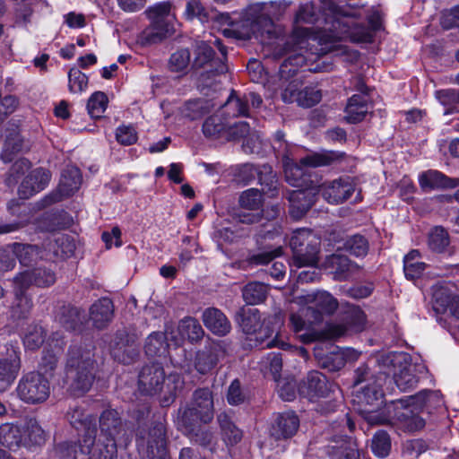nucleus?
Masks as SVG:
<instances>
[{
  "label": "nucleus",
  "instance_id": "dca6fc26",
  "mask_svg": "<svg viewBox=\"0 0 459 459\" xmlns=\"http://www.w3.org/2000/svg\"><path fill=\"white\" fill-rule=\"evenodd\" d=\"M80 450L89 455V459H117V444L112 440H106L100 437L96 440V434L82 435L80 441Z\"/></svg>",
  "mask_w": 459,
  "mask_h": 459
},
{
  "label": "nucleus",
  "instance_id": "8fccbe9b",
  "mask_svg": "<svg viewBox=\"0 0 459 459\" xmlns=\"http://www.w3.org/2000/svg\"><path fill=\"white\" fill-rule=\"evenodd\" d=\"M13 253L15 257L24 266H29L42 257L39 247L32 245L15 244Z\"/></svg>",
  "mask_w": 459,
  "mask_h": 459
},
{
  "label": "nucleus",
  "instance_id": "9b49d317",
  "mask_svg": "<svg viewBox=\"0 0 459 459\" xmlns=\"http://www.w3.org/2000/svg\"><path fill=\"white\" fill-rule=\"evenodd\" d=\"M395 370L394 380L397 387L407 392L415 388L420 380V375L425 372V367L421 364L412 363L407 353H397L391 359Z\"/></svg>",
  "mask_w": 459,
  "mask_h": 459
},
{
  "label": "nucleus",
  "instance_id": "09e8293b",
  "mask_svg": "<svg viewBox=\"0 0 459 459\" xmlns=\"http://www.w3.org/2000/svg\"><path fill=\"white\" fill-rule=\"evenodd\" d=\"M338 249H343L357 257L365 256L369 249L368 241L361 235H353L348 237L342 247H339Z\"/></svg>",
  "mask_w": 459,
  "mask_h": 459
},
{
  "label": "nucleus",
  "instance_id": "b1692460",
  "mask_svg": "<svg viewBox=\"0 0 459 459\" xmlns=\"http://www.w3.org/2000/svg\"><path fill=\"white\" fill-rule=\"evenodd\" d=\"M335 387L336 385L330 383L323 373L311 371L307 374L300 390L309 399H313L327 396L330 393L334 392Z\"/></svg>",
  "mask_w": 459,
  "mask_h": 459
},
{
  "label": "nucleus",
  "instance_id": "6e6552de",
  "mask_svg": "<svg viewBox=\"0 0 459 459\" xmlns=\"http://www.w3.org/2000/svg\"><path fill=\"white\" fill-rule=\"evenodd\" d=\"M308 34V29L296 28L284 44L282 52L279 53L280 55L288 56L280 68L281 76L284 73H286L288 66H303L307 63L308 60H310ZM311 55H313L312 52Z\"/></svg>",
  "mask_w": 459,
  "mask_h": 459
},
{
  "label": "nucleus",
  "instance_id": "ddd939ff",
  "mask_svg": "<svg viewBox=\"0 0 459 459\" xmlns=\"http://www.w3.org/2000/svg\"><path fill=\"white\" fill-rule=\"evenodd\" d=\"M273 32V22L271 18L265 15H260L253 21L247 19L231 23L230 28L224 30L226 36L244 40L252 37L263 39L265 34L270 37Z\"/></svg>",
  "mask_w": 459,
  "mask_h": 459
},
{
  "label": "nucleus",
  "instance_id": "e433bc0d",
  "mask_svg": "<svg viewBox=\"0 0 459 459\" xmlns=\"http://www.w3.org/2000/svg\"><path fill=\"white\" fill-rule=\"evenodd\" d=\"M215 104L212 100L206 99L190 100L182 106L181 115L189 120H196L202 118L205 114L214 108Z\"/></svg>",
  "mask_w": 459,
  "mask_h": 459
},
{
  "label": "nucleus",
  "instance_id": "79ce46f5",
  "mask_svg": "<svg viewBox=\"0 0 459 459\" xmlns=\"http://www.w3.org/2000/svg\"><path fill=\"white\" fill-rule=\"evenodd\" d=\"M420 253L417 249H412L404 256L403 272L407 279H418L424 273L427 264L420 261Z\"/></svg>",
  "mask_w": 459,
  "mask_h": 459
},
{
  "label": "nucleus",
  "instance_id": "473e14b6",
  "mask_svg": "<svg viewBox=\"0 0 459 459\" xmlns=\"http://www.w3.org/2000/svg\"><path fill=\"white\" fill-rule=\"evenodd\" d=\"M0 444L10 450L16 451L22 446H27V438L22 429L13 423H4L0 426Z\"/></svg>",
  "mask_w": 459,
  "mask_h": 459
},
{
  "label": "nucleus",
  "instance_id": "412c9836",
  "mask_svg": "<svg viewBox=\"0 0 459 459\" xmlns=\"http://www.w3.org/2000/svg\"><path fill=\"white\" fill-rule=\"evenodd\" d=\"M324 198L330 204H340L348 200L355 191V185L349 178H340L325 183L321 188Z\"/></svg>",
  "mask_w": 459,
  "mask_h": 459
},
{
  "label": "nucleus",
  "instance_id": "4c0bfd02",
  "mask_svg": "<svg viewBox=\"0 0 459 459\" xmlns=\"http://www.w3.org/2000/svg\"><path fill=\"white\" fill-rule=\"evenodd\" d=\"M56 319L66 330L78 329L83 322L84 316L81 311L71 305H63L56 313Z\"/></svg>",
  "mask_w": 459,
  "mask_h": 459
},
{
  "label": "nucleus",
  "instance_id": "338daca9",
  "mask_svg": "<svg viewBox=\"0 0 459 459\" xmlns=\"http://www.w3.org/2000/svg\"><path fill=\"white\" fill-rule=\"evenodd\" d=\"M302 82L303 81L300 78L296 77L283 87L281 91V100L285 103H297L300 95Z\"/></svg>",
  "mask_w": 459,
  "mask_h": 459
},
{
  "label": "nucleus",
  "instance_id": "ea45409f",
  "mask_svg": "<svg viewBox=\"0 0 459 459\" xmlns=\"http://www.w3.org/2000/svg\"><path fill=\"white\" fill-rule=\"evenodd\" d=\"M258 183L262 186V192L269 197H274L278 195L279 181L273 168L268 164L259 166L257 178Z\"/></svg>",
  "mask_w": 459,
  "mask_h": 459
},
{
  "label": "nucleus",
  "instance_id": "f03ea898",
  "mask_svg": "<svg viewBox=\"0 0 459 459\" xmlns=\"http://www.w3.org/2000/svg\"><path fill=\"white\" fill-rule=\"evenodd\" d=\"M184 384L183 377L178 373L166 377L163 367L160 363L143 366L138 376L140 392L147 395L162 394L163 406H169L175 401L178 393L183 389Z\"/></svg>",
  "mask_w": 459,
  "mask_h": 459
},
{
  "label": "nucleus",
  "instance_id": "4be33fe9",
  "mask_svg": "<svg viewBox=\"0 0 459 459\" xmlns=\"http://www.w3.org/2000/svg\"><path fill=\"white\" fill-rule=\"evenodd\" d=\"M21 369V352L13 347L7 348L6 353L0 358V389L10 386Z\"/></svg>",
  "mask_w": 459,
  "mask_h": 459
},
{
  "label": "nucleus",
  "instance_id": "39448f33",
  "mask_svg": "<svg viewBox=\"0 0 459 459\" xmlns=\"http://www.w3.org/2000/svg\"><path fill=\"white\" fill-rule=\"evenodd\" d=\"M237 319L246 334H256L255 341L266 348L278 347L282 350H288L290 345L281 340L279 333H276L273 339H270L273 333V329L265 326L262 328L261 315L257 308L242 307L237 314Z\"/></svg>",
  "mask_w": 459,
  "mask_h": 459
},
{
  "label": "nucleus",
  "instance_id": "f8f14e48",
  "mask_svg": "<svg viewBox=\"0 0 459 459\" xmlns=\"http://www.w3.org/2000/svg\"><path fill=\"white\" fill-rule=\"evenodd\" d=\"M341 154L333 151L315 152L300 159L299 164L286 161L284 164V174L286 180L292 186H299L304 171L302 166L317 168L329 166L340 160Z\"/></svg>",
  "mask_w": 459,
  "mask_h": 459
},
{
  "label": "nucleus",
  "instance_id": "603ef678",
  "mask_svg": "<svg viewBox=\"0 0 459 459\" xmlns=\"http://www.w3.org/2000/svg\"><path fill=\"white\" fill-rule=\"evenodd\" d=\"M168 344L162 333H152L146 340L144 350L150 357L161 356L166 353Z\"/></svg>",
  "mask_w": 459,
  "mask_h": 459
},
{
  "label": "nucleus",
  "instance_id": "20e7f679",
  "mask_svg": "<svg viewBox=\"0 0 459 459\" xmlns=\"http://www.w3.org/2000/svg\"><path fill=\"white\" fill-rule=\"evenodd\" d=\"M151 25L138 36L137 41L143 46L159 43L174 32L173 21L175 14L171 12V4L162 2L146 10Z\"/></svg>",
  "mask_w": 459,
  "mask_h": 459
},
{
  "label": "nucleus",
  "instance_id": "13d9d810",
  "mask_svg": "<svg viewBox=\"0 0 459 459\" xmlns=\"http://www.w3.org/2000/svg\"><path fill=\"white\" fill-rule=\"evenodd\" d=\"M383 395V391L380 385L373 382L372 385L368 384L367 385L361 387V390L357 391L356 397L358 398V402L359 403L372 405L375 402L382 399Z\"/></svg>",
  "mask_w": 459,
  "mask_h": 459
},
{
  "label": "nucleus",
  "instance_id": "680f3d73",
  "mask_svg": "<svg viewBox=\"0 0 459 459\" xmlns=\"http://www.w3.org/2000/svg\"><path fill=\"white\" fill-rule=\"evenodd\" d=\"M449 245L447 232L442 227H435L429 235V247L431 250L441 253Z\"/></svg>",
  "mask_w": 459,
  "mask_h": 459
},
{
  "label": "nucleus",
  "instance_id": "f257e3e1",
  "mask_svg": "<svg viewBox=\"0 0 459 459\" xmlns=\"http://www.w3.org/2000/svg\"><path fill=\"white\" fill-rule=\"evenodd\" d=\"M420 396L391 401L380 411H368L367 421L371 425H392L406 432H415L425 426L424 420L414 412L411 404Z\"/></svg>",
  "mask_w": 459,
  "mask_h": 459
},
{
  "label": "nucleus",
  "instance_id": "1a4fd4ad",
  "mask_svg": "<svg viewBox=\"0 0 459 459\" xmlns=\"http://www.w3.org/2000/svg\"><path fill=\"white\" fill-rule=\"evenodd\" d=\"M214 415L212 392L208 387L198 388L193 394L191 401L183 411L180 422H185L189 428L194 426L191 420H201L204 424L211 422Z\"/></svg>",
  "mask_w": 459,
  "mask_h": 459
},
{
  "label": "nucleus",
  "instance_id": "f3484780",
  "mask_svg": "<svg viewBox=\"0 0 459 459\" xmlns=\"http://www.w3.org/2000/svg\"><path fill=\"white\" fill-rule=\"evenodd\" d=\"M82 181L80 169L74 166H66L62 171L57 192L46 196L44 202L51 204L74 195L80 188Z\"/></svg>",
  "mask_w": 459,
  "mask_h": 459
},
{
  "label": "nucleus",
  "instance_id": "c03bdc74",
  "mask_svg": "<svg viewBox=\"0 0 459 459\" xmlns=\"http://www.w3.org/2000/svg\"><path fill=\"white\" fill-rule=\"evenodd\" d=\"M267 294V285L259 281L249 282L242 289V297L248 305H256L264 302L266 299Z\"/></svg>",
  "mask_w": 459,
  "mask_h": 459
},
{
  "label": "nucleus",
  "instance_id": "4468645a",
  "mask_svg": "<svg viewBox=\"0 0 459 459\" xmlns=\"http://www.w3.org/2000/svg\"><path fill=\"white\" fill-rule=\"evenodd\" d=\"M111 356L123 364H130L138 355L136 336L126 329L117 330L108 342Z\"/></svg>",
  "mask_w": 459,
  "mask_h": 459
},
{
  "label": "nucleus",
  "instance_id": "72a5a7b5",
  "mask_svg": "<svg viewBox=\"0 0 459 459\" xmlns=\"http://www.w3.org/2000/svg\"><path fill=\"white\" fill-rule=\"evenodd\" d=\"M203 321L210 331L219 336L226 335L231 329V325L226 316L215 307H209L204 311Z\"/></svg>",
  "mask_w": 459,
  "mask_h": 459
},
{
  "label": "nucleus",
  "instance_id": "bf43d9fd",
  "mask_svg": "<svg viewBox=\"0 0 459 459\" xmlns=\"http://www.w3.org/2000/svg\"><path fill=\"white\" fill-rule=\"evenodd\" d=\"M321 99V90L317 89L314 85L304 86V83L302 82V88L297 105L306 108H311L319 103Z\"/></svg>",
  "mask_w": 459,
  "mask_h": 459
},
{
  "label": "nucleus",
  "instance_id": "49530a36",
  "mask_svg": "<svg viewBox=\"0 0 459 459\" xmlns=\"http://www.w3.org/2000/svg\"><path fill=\"white\" fill-rule=\"evenodd\" d=\"M178 330L181 335L186 337L191 342L200 341L204 334V331L200 323L193 317H186L181 320Z\"/></svg>",
  "mask_w": 459,
  "mask_h": 459
},
{
  "label": "nucleus",
  "instance_id": "7ed1b4c3",
  "mask_svg": "<svg viewBox=\"0 0 459 459\" xmlns=\"http://www.w3.org/2000/svg\"><path fill=\"white\" fill-rule=\"evenodd\" d=\"M69 388L74 395L88 392L95 379V362L92 351L74 345L68 351L65 367Z\"/></svg>",
  "mask_w": 459,
  "mask_h": 459
},
{
  "label": "nucleus",
  "instance_id": "5701e85b",
  "mask_svg": "<svg viewBox=\"0 0 459 459\" xmlns=\"http://www.w3.org/2000/svg\"><path fill=\"white\" fill-rule=\"evenodd\" d=\"M218 49L221 54V58H214L215 52L213 48L204 41L196 42L195 48V58L193 61V67L195 69L204 67L208 65L209 68H214L220 62H224L226 59L227 50L220 39H215Z\"/></svg>",
  "mask_w": 459,
  "mask_h": 459
},
{
  "label": "nucleus",
  "instance_id": "6ab92c4d",
  "mask_svg": "<svg viewBox=\"0 0 459 459\" xmlns=\"http://www.w3.org/2000/svg\"><path fill=\"white\" fill-rule=\"evenodd\" d=\"M299 428V419L294 411L279 412L274 415L270 436L275 440H286L295 436Z\"/></svg>",
  "mask_w": 459,
  "mask_h": 459
},
{
  "label": "nucleus",
  "instance_id": "a19ab883",
  "mask_svg": "<svg viewBox=\"0 0 459 459\" xmlns=\"http://www.w3.org/2000/svg\"><path fill=\"white\" fill-rule=\"evenodd\" d=\"M194 426L187 427L185 422H180L179 425L182 432L187 436L191 440L199 444L200 446H206L210 445L213 439V434L207 429L202 428L204 424L201 420H191Z\"/></svg>",
  "mask_w": 459,
  "mask_h": 459
},
{
  "label": "nucleus",
  "instance_id": "cd10ccee",
  "mask_svg": "<svg viewBox=\"0 0 459 459\" xmlns=\"http://www.w3.org/2000/svg\"><path fill=\"white\" fill-rule=\"evenodd\" d=\"M14 299L10 307V316L13 321L27 319L33 307L30 296L27 293V288L22 284H14Z\"/></svg>",
  "mask_w": 459,
  "mask_h": 459
},
{
  "label": "nucleus",
  "instance_id": "0eeeda50",
  "mask_svg": "<svg viewBox=\"0 0 459 459\" xmlns=\"http://www.w3.org/2000/svg\"><path fill=\"white\" fill-rule=\"evenodd\" d=\"M293 264L297 267L313 266L318 263L320 239L310 230H295L290 240Z\"/></svg>",
  "mask_w": 459,
  "mask_h": 459
},
{
  "label": "nucleus",
  "instance_id": "aec40b11",
  "mask_svg": "<svg viewBox=\"0 0 459 459\" xmlns=\"http://www.w3.org/2000/svg\"><path fill=\"white\" fill-rule=\"evenodd\" d=\"M223 354L224 351L220 343L212 341L208 342L195 354L194 361L195 370L202 375L211 373L216 368Z\"/></svg>",
  "mask_w": 459,
  "mask_h": 459
},
{
  "label": "nucleus",
  "instance_id": "c85d7f7f",
  "mask_svg": "<svg viewBox=\"0 0 459 459\" xmlns=\"http://www.w3.org/2000/svg\"><path fill=\"white\" fill-rule=\"evenodd\" d=\"M419 183L424 191L450 189L459 186V178H452L438 170L429 169L419 176Z\"/></svg>",
  "mask_w": 459,
  "mask_h": 459
},
{
  "label": "nucleus",
  "instance_id": "774afa93",
  "mask_svg": "<svg viewBox=\"0 0 459 459\" xmlns=\"http://www.w3.org/2000/svg\"><path fill=\"white\" fill-rule=\"evenodd\" d=\"M327 453L330 459H359L358 449L346 444H342L340 446H329Z\"/></svg>",
  "mask_w": 459,
  "mask_h": 459
},
{
  "label": "nucleus",
  "instance_id": "0e129e2a",
  "mask_svg": "<svg viewBox=\"0 0 459 459\" xmlns=\"http://www.w3.org/2000/svg\"><path fill=\"white\" fill-rule=\"evenodd\" d=\"M88 76L77 68H71L68 73V88L72 93L84 91L88 87Z\"/></svg>",
  "mask_w": 459,
  "mask_h": 459
},
{
  "label": "nucleus",
  "instance_id": "f704fd0d",
  "mask_svg": "<svg viewBox=\"0 0 459 459\" xmlns=\"http://www.w3.org/2000/svg\"><path fill=\"white\" fill-rule=\"evenodd\" d=\"M354 264L346 256L341 254H333L326 256L324 267L333 274L335 280H345L351 272Z\"/></svg>",
  "mask_w": 459,
  "mask_h": 459
},
{
  "label": "nucleus",
  "instance_id": "e2e57ef3",
  "mask_svg": "<svg viewBox=\"0 0 459 459\" xmlns=\"http://www.w3.org/2000/svg\"><path fill=\"white\" fill-rule=\"evenodd\" d=\"M46 333L41 326L33 325L28 328L26 334L23 337V344L26 349L37 350L44 342Z\"/></svg>",
  "mask_w": 459,
  "mask_h": 459
},
{
  "label": "nucleus",
  "instance_id": "2f4dec72",
  "mask_svg": "<svg viewBox=\"0 0 459 459\" xmlns=\"http://www.w3.org/2000/svg\"><path fill=\"white\" fill-rule=\"evenodd\" d=\"M114 305L111 299L102 298L94 302L90 308V318L98 329H103L112 320Z\"/></svg>",
  "mask_w": 459,
  "mask_h": 459
},
{
  "label": "nucleus",
  "instance_id": "7c9ffc66",
  "mask_svg": "<svg viewBox=\"0 0 459 459\" xmlns=\"http://www.w3.org/2000/svg\"><path fill=\"white\" fill-rule=\"evenodd\" d=\"M66 418L72 427L77 430H82L84 432L83 435L91 436L96 434L95 419L91 415L85 413L82 406L78 404L71 405L66 412Z\"/></svg>",
  "mask_w": 459,
  "mask_h": 459
},
{
  "label": "nucleus",
  "instance_id": "69168bd1",
  "mask_svg": "<svg viewBox=\"0 0 459 459\" xmlns=\"http://www.w3.org/2000/svg\"><path fill=\"white\" fill-rule=\"evenodd\" d=\"M391 448L389 435L385 431L376 433L371 441L372 452L378 457L388 455Z\"/></svg>",
  "mask_w": 459,
  "mask_h": 459
},
{
  "label": "nucleus",
  "instance_id": "3c124183",
  "mask_svg": "<svg viewBox=\"0 0 459 459\" xmlns=\"http://www.w3.org/2000/svg\"><path fill=\"white\" fill-rule=\"evenodd\" d=\"M229 127L221 115L215 114L209 117L203 124V133L206 137L218 138Z\"/></svg>",
  "mask_w": 459,
  "mask_h": 459
},
{
  "label": "nucleus",
  "instance_id": "de8ad7c7",
  "mask_svg": "<svg viewBox=\"0 0 459 459\" xmlns=\"http://www.w3.org/2000/svg\"><path fill=\"white\" fill-rule=\"evenodd\" d=\"M222 436L224 440L230 445L238 443L242 438V431L230 420L226 414H220L218 416Z\"/></svg>",
  "mask_w": 459,
  "mask_h": 459
},
{
  "label": "nucleus",
  "instance_id": "a878e982",
  "mask_svg": "<svg viewBox=\"0 0 459 459\" xmlns=\"http://www.w3.org/2000/svg\"><path fill=\"white\" fill-rule=\"evenodd\" d=\"M307 304L310 305L306 308L307 311L316 308L314 320L320 321L322 313L333 314L338 307V301L327 291H316L308 293L304 297Z\"/></svg>",
  "mask_w": 459,
  "mask_h": 459
},
{
  "label": "nucleus",
  "instance_id": "4d7b16f0",
  "mask_svg": "<svg viewBox=\"0 0 459 459\" xmlns=\"http://www.w3.org/2000/svg\"><path fill=\"white\" fill-rule=\"evenodd\" d=\"M22 149V141L18 134H13L6 137L3 151L0 154L1 160L7 163L11 162L14 155Z\"/></svg>",
  "mask_w": 459,
  "mask_h": 459
},
{
  "label": "nucleus",
  "instance_id": "c9c22d12",
  "mask_svg": "<svg viewBox=\"0 0 459 459\" xmlns=\"http://www.w3.org/2000/svg\"><path fill=\"white\" fill-rule=\"evenodd\" d=\"M433 307L437 313L448 311L459 320V295L452 296L445 290H439L434 293Z\"/></svg>",
  "mask_w": 459,
  "mask_h": 459
},
{
  "label": "nucleus",
  "instance_id": "864d4df0",
  "mask_svg": "<svg viewBox=\"0 0 459 459\" xmlns=\"http://www.w3.org/2000/svg\"><path fill=\"white\" fill-rule=\"evenodd\" d=\"M238 203L241 208L248 211H261L263 196L260 190L249 188L240 195Z\"/></svg>",
  "mask_w": 459,
  "mask_h": 459
},
{
  "label": "nucleus",
  "instance_id": "a18cd8bd",
  "mask_svg": "<svg viewBox=\"0 0 459 459\" xmlns=\"http://www.w3.org/2000/svg\"><path fill=\"white\" fill-rule=\"evenodd\" d=\"M228 71L224 62H220L214 68H209L202 72L197 78V88L201 91L215 87L217 84L216 76L225 74Z\"/></svg>",
  "mask_w": 459,
  "mask_h": 459
},
{
  "label": "nucleus",
  "instance_id": "bb28decb",
  "mask_svg": "<svg viewBox=\"0 0 459 459\" xmlns=\"http://www.w3.org/2000/svg\"><path fill=\"white\" fill-rule=\"evenodd\" d=\"M13 281L14 284H22L27 289L32 284L45 288L55 283L56 275L49 269L38 267L19 273L15 276Z\"/></svg>",
  "mask_w": 459,
  "mask_h": 459
},
{
  "label": "nucleus",
  "instance_id": "a211bd4d",
  "mask_svg": "<svg viewBox=\"0 0 459 459\" xmlns=\"http://www.w3.org/2000/svg\"><path fill=\"white\" fill-rule=\"evenodd\" d=\"M345 325H329L325 338L336 339L342 336L348 330L361 332L365 327L366 316L364 312L355 306L349 307L344 316Z\"/></svg>",
  "mask_w": 459,
  "mask_h": 459
},
{
  "label": "nucleus",
  "instance_id": "37998d69",
  "mask_svg": "<svg viewBox=\"0 0 459 459\" xmlns=\"http://www.w3.org/2000/svg\"><path fill=\"white\" fill-rule=\"evenodd\" d=\"M222 115H226L228 117H248L249 110L243 95L232 91L222 106Z\"/></svg>",
  "mask_w": 459,
  "mask_h": 459
},
{
  "label": "nucleus",
  "instance_id": "5fc2aeb1",
  "mask_svg": "<svg viewBox=\"0 0 459 459\" xmlns=\"http://www.w3.org/2000/svg\"><path fill=\"white\" fill-rule=\"evenodd\" d=\"M108 97L102 91H95L87 102V110L92 118H100L108 106Z\"/></svg>",
  "mask_w": 459,
  "mask_h": 459
},
{
  "label": "nucleus",
  "instance_id": "2eb2a0df",
  "mask_svg": "<svg viewBox=\"0 0 459 459\" xmlns=\"http://www.w3.org/2000/svg\"><path fill=\"white\" fill-rule=\"evenodd\" d=\"M100 436L106 440L112 439L117 444L125 446L130 442V435L127 433L118 412L116 410L104 411L100 418Z\"/></svg>",
  "mask_w": 459,
  "mask_h": 459
},
{
  "label": "nucleus",
  "instance_id": "58836bf2",
  "mask_svg": "<svg viewBox=\"0 0 459 459\" xmlns=\"http://www.w3.org/2000/svg\"><path fill=\"white\" fill-rule=\"evenodd\" d=\"M368 110V99L363 95L354 94L349 99L345 108L346 118L350 123L360 122Z\"/></svg>",
  "mask_w": 459,
  "mask_h": 459
},
{
  "label": "nucleus",
  "instance_id": "9d476101",
  "mask_svg": "<svg viewBox=\"0 0 459 459\" xmlns=\"http://www.w3.org/2000/svg\"><path fill=\"white\" fill-rule=\"evenodd\" d=\"M18 397L24 403L36 404L45 402L50 394L49 382L39 372L22 376L16 387Z\"/></svg>",
  "mask_w": 459,
  "mask_h": 459
},
{
  "label": "nucleus",
  "instance_id": "393cba45",
  "mask_svg": "<svg viewBox=\"0 0 459 459\" xmlns=\"http://www.w3.org/2000/svg\"><path fill=\"white\" fill-rule=\"evenodd\" d=\"M51 178L48 169L37 168L22 180L18 189L21 198L28 199L47 187Z\"/></svg>",
  "mask_w": 459,
  "mask_h": 459
},
{
  "label": "nucleus",
  "instance_id": "052dcab7",
  "mask_svg": "<svg viewBox=\"0 0 459 459\" xmlns=\"http://www.w3.org/2000/svg\"><path fill=\"white\" fill-rule=\"evenodd\" d=\"M191 60V55L187 48H181L174 52L169 61V68L171 72L185 73Z\"/></svg>",
  "mask_w": 459,
  "mask_h": 459
},
{
  "label": "nucleus",
  "instance_id": "423d86ee",
  "mask_svg": "<svg viewBox=\"0 0 459 459\" xmlns=\"http://www.w3.org/2000/svg\"><path fill=\"white\" fill-rule=\"evenodd\" d=\"M136 443L139 452L148 459H168L167 430L162 421H155L148 429H140Z\"/></svg>",
  "mask_w": 459,
  "mask_h": 459
},
{
  "label": "nucleus",
  "instance_id": "c756f323",
  "mask_svg": "<svg viewBox=\"0 0 459 459\" xmlns=\"http://www.w3.org/2000/svg\"><path fill=\"white\" fill-rule=\"evenodd\" d=\"M290 212L296 219L301 218L315 204L316 195L313 189L292 191L289 197Z\"/></svg>",
  "mask_w": 459,
  "mask_h": 459
},
{
  "label": "nucleus",
  "instance_id": "6e6d98bb",
  "mask_svg": "<svg viewBox=\"0 0 459 459\" xmlns=\"http://www.w3.org/2000/svg\"><path fill=\"white\" fill-rule=\"evenodd\" d=\"M54 242L53 251L56 256L67 258L73 255L75 250V243L71 236L59 234L55 237Z\"/></svg>",
  "mask_w": 459,
  "mask_h": 459
}]
</instances>
